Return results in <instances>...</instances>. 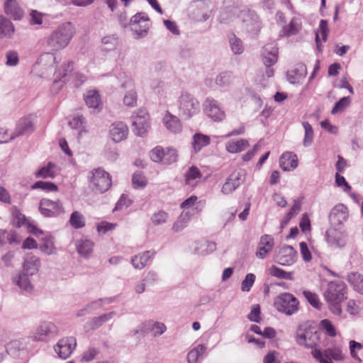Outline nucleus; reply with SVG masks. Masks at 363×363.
Returning a JSON list of instances; mask_svg holds the SVG:
<instances>
[{
    "instance_id": "nucleus-16",
    "label": "nucleus",
    "mask_w": 363,
    "mask_h": 363,
    "mask_svg": "<svg viewBox=\"0 0 363 363\" xmlns=\"http://www.w3.org/2000/svg\"><path fill=\"white\" fill-rule=\"evenodd\" d=\"M347 208L343 204L336 205L332 210L329 219L333 227L337 228L347 220Z\"/></svg>"
},
{
    "instance_id": "nucleus-28",
    "label": "nucleus",
    "mask_w": 363,
    "mask_h": 363,
    "mask_svg": "<svg viewBox=\"0 0 363 363\" xmlns=\"http://www.w3.org/2000/svg\"><path fill=\"white\" fill-rule=\"evenodd\" d=\"M307 74L306 67L303 64H298L296 67L288 72L287 77L291 84L298 83L304 79Z\"/></svg>"
},
{
    "instance_id": "nucleus-27",
    "label": "nucleus",
    "mask_w": 363,
    "mask_h": 363,
    "mask_svg": "<svg viewBox=\"0 0 363 363\" xmlns=\"http://www.w3.org/2000/svg\"><path fill=\"white\" fill-rule=\"evenodd\" d=\"M4 10L8 16L15 20H19L23 16V11L19 7L16 0H7L4 4Z\"/></svg>"
},
{
    "instance_id": "nucleus-4",
    "label": "nucleus",
    "mask_w": 363,
    "mask_h": 363,
    "mask_svg": "<svg viewBox=\"0 0 363 363\" xmlns=\"http://www.w3.org/2000/svg\"><path fill=\"white\" fill-rule=\"evenodd\" d=\"M89 181L91 190L100 194L107 191L112 185L110 174L101 167L91 171Z\"/></svg>"
},
{
    "instance_id": "nucleus-11",
    "label": "nucleus",
    "mask_w": 363,
    "mask_h": 363,
    "mask_svg": "<svg viewBox=\"0 0 363 363\" xmlns=\"http://www.w3.org/2000/svg\"><path fill=\"white\" fill-rule=\"evenodd\" d=\"M263 63L267 67L266 74L268 77L274 75L273 69L270 67L274 65L278 58V48L274 43L267 44L262 51Z\"/></svg>"
},
{
    "instance_id": "nucleus-3",
    "label": "nucleus",
    "mask_w": 363,
    "mask_h": 363,
    "mask_svg": "<svg viewBox=\"0 0 363 363\" xmlns=\"http://www.w3.org/2000/svg\"><path fill=\"white\" fill-rule=\"evenodd\" d=\"M321 334L314 327L308 324L300 325L296 334V341L298 345L312 350H320L318 344Z\"/></svg>"
},
{
    "instance_id": "nucleus-40",
    "label": "nucleus",
    "mask_w": 363,
    "mask_h": 363,
    "mask_svg": "<svg viewBox=\"0 0 363 363\" xmlns=\"http://www.w3.org/2000/svg\"><path fill=\"white\" fill-rule=\"evenodd\" d=\"M328 33L329 28L328 26V21L326 20H321L320 22L319 28L315 33V42L318 50H320V35H321L323 41L325 42Z\"/></svg>"
},
{
    "instance_id": "nucleus-21",
    "label": "nucleus",
    "mask_w": 363,
    "mask_h": 363,
    "mask_svg": "<svg viewBox=\"0 0 363 363\" xmlns=\"http://www.w3.org/2000/svg\"><path fill=\"white\" fill-rule=\"evenodd\" d=\"M131 29L134 31L138 37L145 36L149 28L147 19L140 14H137L133 16L130 19Z\"/></svg>"
},
{
    "instance_id": "nucleus-62",
    "label": "nucleus",
    "mask_w": 363,
    "mask_h": 363,
    "mask_svg": "<svg viewBox=\"0 0 363 363\" xmlns=\"http://www.w3.org/2000/svg\"><path fill=\"white\" fill-rule=\"evenodd\" d=\"M6 65L9 67L16 66L19 62L18 55L17 52L10 50L6 54Z\"/></svg>"
},
{
    "instance_id": "nucleus-41",
    "label": "nucleus",
    "mask_w": 363,
    "mask_h": 363,
    "mask_svg": "<svg viewBox=\"0 0 363 363\" xmlns=\"http://www.w3.org/2000/svg\"><path fill=\"white\" fill-rule=\"evenodd\" d=\"M301 21L300 18L294 17L290 21L289 26H284V33L287 36L297 34L301 29Z\"/></svg>"
},
{
    "instance_id": "nucleus-37",
    "label": "nucleus",
    "mask_w": 363,
    "mask_h": 363,
    "mask_svg": "<svg viewBox=\"0 0 363 363\" xmlns=\"http://www.w3.org/2000/svg\"><path fill=\"white\" fill-rule=\"evenodd\" d=\"M55 164L51 162H48L47 165L41 167L35 174L36 178H54L55 177Z\"/></svg>"
},
{
    "instance_id": "nucleus-53",
    "label": "nucleus",
    "mask_w": 363,
    "mask_h": 363,
    "mask_svg": "<svg viewBox=\"0 0 363 363\" xmlns=\"http://www.w3.org/2000/svg\"><path fill=\"white\" fill-rule=\"evenodd\" d=\"M132 182L134 188L143 189L146 186L147 180L141 172H136L133 175Z\"/></svg>"
},
{
    "instance_id": "nucleus-35",
    "label": "nucleus",
    "mask_w": 363,
    "mask_h": 363,
    "mask_svg": "<svg viewBox=\"0 0 363 363\" xmlns=\"http://www.w3.org/2000/svg\"><path fill=\"white\" fill-rule=\"evenodd\" d=\"M14 32L12 23L3 16H0V38H11Z\"/></svg>"
},
{
    "instance_id": "nucleus-54",
    "label": "nucleus",
    "mask_w": 363,
    "mask_h": 363,
    "mask_svg": "<svg viewBox=\"0 0 363 363\" xmlns=\"http://www.w3.org/2000/svg\"><path fill=\"white\" fill-rule=\"evenodd\" d=\"M33 189H40L45 191H57V186L50 182L38 181L31 186Z\"/></svg>"
},
{
    "instance_id": "nucleus-49",
    "label": "nucleus",
    "mask_w": 363,
    "mask_h": 363,
    "mask_svg": "<svg viewBox=\"0 0 363 363\" xmlns=\"http://www.w3.org/2000/svg\"><path fill=\"white\" fill-rule=\"evenodd\" d=\"M102 302H105L106 303H109L111 302V298H105V299L99 298V300H97L96 301H92L91 303L87 304L84 308L78 311L77 315L79 317L84 315L89 310L96 309L98 307H99L101 305L99 303H102Z\"/></svg>"
},
{
    "instance_id": "nucleus-18",
    "label": "nucleus",
    "mask_w": 363,
    "mask_h": 363,
    "mask_svg": "<svg viewBox=\"0 0 363 363\" xmlns=\"http://www.w3.org/2000/svg\"><path fill=\"white\" fill-rule=\"evenodd\" d=\"M128 128L123 122L112 123L109 128V135L113 141L119 143L126 139Z\"/></svg>"
},
{
    "instance_id": "nucleus-25",
    "label": "nucleus",
    "mask_w": 363,
    "mask_h": 363,
    "mask_svg": "<svg viewBox=\"0 0 363 363\" xmlns=\"http://www.w3.org/2000/svg\"><path fill=\"white\" fill-rule=\"evenodd\" d=\"M279 165L284 171H290L296 168L298 166L297 156L290 152L283 153L279 158Z\"/></svg>"
},
{
    "instance_id": "nucleus-8",
    "label": "nucleus",
    "mask_w": 363,
    "mask_h": 363,
    "mask_svg": "<svg viewBox=\"0 0 363 363\" xmlns=\"http://www.w3.org/2000/svg\"><path fill=\"white\" fill-rule=\"evenodd\" d=\"M133 131L139 136H143L150 128V117L145 109L140 108L134 112L133 116Z\"/></svg>"
},
{
    "instance_id": "nucleus-12",
    "label": "nucleus",
    "mask_w": 363,
    "mask_h": 363,
    "mask_svg": "<svg viewBox=\"0 0 363 363\" xmlns=\"http://www.w3.org/2000/svg\"><path fill=\"white\" fill-rule=\"evenodd\" d=\"M77 345L76 339L67 337L60 340L55 347V351L62 359L68 358Z\"/></svg>"
},
{
    "instance_id": "nucleus-56",
    "label": "nucleus",
    "mask_w": 363,
    "mask_h": 363,
    "mask_svg": "<svg viewBox=\"0 0 363 363\" xmlns=\"http://www.w3.org/2000/svg\"><path fill=\"white\" fill-rule=\"evenodd\" d=\"M30 274H27V273L24 272L18 276V279L16 281L17 285L26 291H30L32 289V285L30 284V281L28 278Z\"/></svg>"
},
{
    "instance_id": "nucleus-38",
    "label": "nucleus",
    "mask_w": 363,
    "mask_h": 363,
    "mask_svg": "<svg viewBox=\"0 0 363 363\" xmlns=\"http://www.w3.org/2000/svg\"><path fill=\"white\" fill-rule=\"evenodd\" d=\"M86 104L89 108H96L100 105V96L95 90H89L84 94Z\"/></svg>"
},
{
    "instance_id": "nucleus-63",
    "label": "nucleus",
    "mask_w": 363,
    "mask_h": 363,
    "mask_svg": "<svg viewBox=\"0 0 363 363\" xmlns=\"http://www.w3.org/2000/svg\"><path fill=\"white\" fill-rule=\"evenodd\" d=\"M73 70V62H69L67 63L63 64L57 72V77H59L60 80L65 78L68 73L71 72Z\"/></svg>"
},
{
    "instance_id": "nucleus-24",
    "label": "nucleus",
    "mask_w": 363,
    "mask_h": 363,
    "mask_svg": "<svg viewBox=\"0 0 363 363\" xmlns=\"http://www.w3.org/2000/svg\"><path fill=\"white\" fill-rule=\"evenodd\" d=\"M34 125L30 118H23L18 121L12 138L31 133L34 130Z\"/></svg>"
},
{
    "instance_id": "nucleus-48",
    "label": "nucleus",
    "mask_w": 363,
    "mask_h": 363,
    "mask_svg": "<svg viewBox=\"0 0 363 363\" xmlns=\"http://www.w3.org/2000/svg\"><path fill=\"white\" fill-rule=\"evenodd\" d=\"M70 225L76 228H82L85 225V219L84 216L79 211H74L69 218Z\"/></svg>"
},
{
    "instance_id": "nucleus-55",
    "label": "nucleus",
    "mask_w": 363,
    "mask_h": 363,
    "mask_svg": "<svg viewBox=\"0 0 363 363\" xmlns=\"http://www.w3.org/2000/svg\"><path fill=\"white\" fill-rule=\"evenodd\" d=\"M350 98L349 96L342 97L335 103L331 111L332 114L335 115L343 111L350 105Z\"/></svg>"
},
{
    "instance_id": "nucleus-33",
    "label": "nucleus",
    "mask_w": 363,
    "mask_h": 363,
    "mask_svg": "<svg viewBox=\"0 0 363 363\" xmlns=\"http://www.w3.org/2000/svg\"><path fill=\"white\" fill-rule=\"evenodd\" d=\"M240 11L239 8L235 6H228L221 10L219 20L221 23H226L231 20L235 15L238 16Z\"/></svg>"
},
{
    "instance_id": "nucleus-39",
    "label": "nucleus",
    "mask_w": 363,
    "mask_h": 363,
    "mask_svg": "<svg viewBox=\"0 0 363 363\" xmlns=\"http://www.w3.org/2000/svg\"><path fill=\"white\" fill-rule=\"evenodd\" d=\"M348 281L352 285L354 289L363 294V275L358 272H352L348 275Z\"/></svg>"
},
{
    "instance_id": "nucleus-59",
    "label": "nucleus",
    "mask_w": 363,
    "mask_h": 363,
    "mask_svg": "<svg viewBox=\"0 0 363 363\" xmlns=\"http://www.w3.org/2000/svg\"><path fill=\"white\" fill-rule=\"evenodd\" d=\"M303 126L305 130V138L303 140V145L308 146L311 144L313 139V130L311 125L308 122H303Z\"/></svg>"
},
{
    "instance_id": "nucleus-2",
    "label": "nucleus",
    "mask_w": 363,
    "mask_h": 363,
    "mask_svg": "<svg viewBox=\"0 0 363 363\" xmlns=\"http://www.w3.org/2000/svg\"><path fill=\"white\" fill-rule=\"evenodd\" d=\"M345 290V284L342 281H330L324 292L329 309L335 315H339L342 313L340 303L346 298Z\"/></svg>"
},
{
    "instance_id": "nucleus-47",
    "label": "nucleus",
    "mask_w": 363,
    "mask_h": 363,
    "mask_svg": "<svg viewBox=\"0 0 363 363\" xmlns=\"http://www.w3.org/2000/svg\"><path fill=\"white\" fill-rule=\"evenodd\" d=\"M206 351V347L203 345H199L191 350L187 354L189 363H196L199 358L203 355Z\"/></svg>"
},
{
    "instance_id": "nucleus-32",
    "label": "nucleus",
    "mask_w": 363,
    "mask_h": 363,
    "mask_svg": "<svg viewBox=\"0 0 363 363\" xmlns=\"http://www.w3.org/2000/svg\"><path fill=\"white\" fill-rule=\"evenodd\" d=\"M210 141L209 136L199 133H195L193 136L192 142V146L195 152L200 151L202 147L208 145Z\"/></svg>"
},
{
    "instance_id": "nucleus-17",
    "label": "nucleus",
    "mask_w": 363,
    "mask_h": 363,
    "mask_svg": "<svg viewBox=\"0 0 363 363\" xmlns=\"http://www.w3.org/2000/svg\"><path fill=\"white\" fill-rule=\"evenodd\" d=\"M328 242L334 247H342L346 244V235L341 230L335 227L329 228L326 231Z\"/></svg>"
},
{
    "instance_id": "nucleus-6",
    "label": "nucleus",
    "mask_w": 363,
    "mask_h": 363,
    "mask_svg": "<svg viewBox=\"0 0 363 363\" xmlns=\"http://www.w3.org/2000/svg\"><path fill=\"white\" fill-rule=\"evenodd\" d=\"M298 301L289 293H283L274 299L276 309L287 315L295 313L298 310Z\"/></svg>"
},
{
    "instance_id": "nucleus-60",
    "label": "nucleus",
    "mask_w": 363,
    "mask_h": 363,
    "mask_svg": "<svg viewBox=\"0 0 363 363\" xmlns=\"http://www.w3.org/2000/svg\"><path fill=\"white\" fill-rule=\"evenodd\" d=\"M168 218L169 215L167 213L163 211H160L152 215L151 220L154 225H159L166 223Z\"/></svg>"
},
{
    "instance_id": "nucleus-42",
    "label": "nucleus",
    "mask_w": 363,
    "mask_h": 363,
    "mask_svg": "<svg viewBox=\"0 0 363 363\" xmlns=\"http://www.w3.org/2000/svg\"><path fill=\"white\" fill-rule=\"evenodd\" d=\"M77 252L79 255L87 257L92 252L93 242L89 240H80L76 243Z\"/></svg>"
},
{
    "instance_id": "nucleus-61",
    "label": "nucleus",
    "mask_w": 363,
    "mask_h": 363,
    "mask_svg": "<svg viewBox=\"0 0 363 363\" xmlns=\"http://www.w3.org/2000/svg\"><path fill=\"white\" fill-rule=\"evenodd\" d=\"M255 281V275L252 273H249L245 276V278L242 281L241 289L243 291H250L253 284Z\"/></svg>"
},
{
    "instance_id": "nucleus-30",
    "label": "nucleus",
    "mask_w": 363,
    "mask_h": 363,
    "mask_svg": "<svg viewBox=\"0 0 363 363\" xmlns=\"http://www.w3.org/2000/svg\"><path fill=\"white\" fill-rule=\"evenodd\" d=\"M154 251H145L143 254L134 256L131 262L135 269H141L144 268L149 259L154 255Z\"/></svg>"
},
{
    "instance_id": "nucleus-13",
    "label": "nucleus",
    "mask_w": 363,
    "mask_h": 363,
    "mask_svg": "<svg viewBox=\"0 0 363 363\" xmlns=\"http://www.w3.org/2000/svg\"><path fill=\"white\" fill-rule=\"evenodd\" d=\"M211 4L205 1H197L192 5V17L197 21H205L209 17L212 9Z\"/></svg>"
},
{
    "instance_id": "nucleus-23",
    "label": "nucleus",
    "mask_w": 363,
    "mask_h": 363,
    "mask_svg": "<svg viewBox=\"0 0 363 363\" xmlns=\"http://www.w3.org/2000/svg\"><path fill=\"white\" fill-rule=\"evenodd\" d=\"M57 333L55 325L51 322H43L36 329L34 338L37 340H45L47 337Z\"/></svg>"
},
{
    "instance_id": "nucleus-7",
    "label": "nucleus",
    "mask_w": 363,
    "mask_h": 363,
    "mask_svg": "<svg viewBox=\"0 0 363 363\" xmlns=\"http://www.w3.org/2000/svg\"><path fill=\"white\" fill-rule=\"evenodd\" d=\"M179 113L184 119H189L199 112L198 100L189 93H184L179 97Z\"/></svg>"
},
{
    "instance_id": "nucleus-31",
    "label": "nucleus",
    "mask_w": 363,
    "mask_h": 363,
    "mask_svg": "<svg viewBox=\"0 0 363 363\" xmlns=\"http://www.w3.org/2000/svg\"><path fill=\"white\" fill-rule=\"evenodd\" d=\"M249 145L245 139L230 140L225 145L226 150L230 153H238L244 150Z\"/></svg>"
},
{
    "instance_id": "nucleus-9",
    "label": "nucleus",
    "mask_w": 363,
    "mask_h": 363,
    "mask_svg": "<svg viewBox=\"0 0 363 363\" xmlns=\"http://www.w3.org/2000/svg\"><path fill=\"white\" fill-rule=\"evenodd\" d=\"M246 171L240 169L232 172L223 184L221 192L223 194H230L238 188L245 180Z\"/></svg>"
},
{
    "instance_id": "nucleus-44",
    "label": "nucleus",
    "mask_w": 363,
    "mask_h": 363,
    "mask_svg": "<svg viewBox=\"0 0 363 363\" xmlns=\"http://www.w3.org/2000/svg\"><path fill=\"white\" fill-rule=\"evenodd\" d=\"M228 40L230 48L234 54L239 55L243 52L244 46L242 42L234 33L228 35Z\"/></svg>"
},
{
    "instance_id": "nucleus-58",
    "label": "nucleus",
    "mask_w": 363,
    "mask_h": 363,
    "mask_svg": "<svg viewBox=\"0 0 363 363\" xmlns=\"http://www.w3.org/2000/svg\"><path fill=\"white\" fill-rule=\"evenodd\" d=\"M177 160V150L174 148H167L164 151L162 162L165 164L174 163Z\"/></svg>"
},
{
    "instance_id": "nucleus-20",
    "label": "nucleus",
    "mask_w": 363,
    "mask_h": 363,
    "mask_svg": "<svg viewBox=\"0 0 363 363\" xmlns=\"http://www.w3.org/2000/svg\"><path fill=\"white\" fill-rule=\"evenodd\" d=\"M296 251L291 246H284L277 255V262L283 266L291 265L296 262Z\"/></svg>"
},
{
    "instance_id": "nucleus-19",
    "label": "nucleus",
    "mask_w": 363,
    "mask_h": 363,
    "mask_svg": "<svg viewBox=\"0 0 363 363\" xmlns=\"http://www.w3.org/2000/svg\"><path fill=\"white\" fill-rule=\"evenodd\" d=\"M274 246V238L269 235H264L258 242L256 256L259 259H264L272 250Z\"/></svg>"
},
{
    "instance_id": "nucleus-15",
    "label": "nucleus",
    "mask_w": 363,
    "mask_h": 363,
    "mask_svg": "<svg viewBox=\"0 0 363 363\" xmlns=\"http://www.w3.org/2000/svg\"><path fill=\"white\" fill-rule=\"evenodd\" d=\"M166 330L167 328L164 323L147 321L141 324L139 326V329L133 330V335L140 334L143 337L148 331L151 330L153 332L154 336L156 337L163 334Z\"/></svg>"
},
{
    "instance_id": "nucleus-43",
    "label": "nucleus",
    "mask_w": 363,
    "mask_h": 363,
    "mask_svg": "<svg viewBox=\"0 0 363 363\" xmlns=\"http://www.w3.org/2000/svg\"><path fill=\"white\" fill-rule=\"evenodd\" d=\"M234 80V75L231 72H223L218 74L216 77L215 82L221 87L230 85Z\"/></svg>"
},
{
    "instance_id": "nucleus-26",
    "label": "nucleus",
    "mask_w": 363,
    "mask_h": 363,
    "mask_svg": "<svg viewBox=\"0 0 363 363\" xmlns=\"http://www.w3.org/2000/svg\"><path fill=\"white\" fill-rule=\"evenodd\" d=\"M163 123L166 128L172 133H179L182 130V125L179 119L168 111L163 117Z\"/></svg>"
},
{
    "instance_id": "nucleus-51",
    "label": "nucleus",
    "mask_w": 363,
    "mask_h": 363,
    "mask_svg": "<svg viewBox=\"0 0 363 363\" xmlns=\"http://www.w3.org/2000/svg\"><path fill=\"white\" fill-rule=\"evenodd\" d=\"M269 271L270 274L273 277L287 280H294L292 272H287L276 266H272Z\"/></svg>"
},
{
    "instance_id": "nucleus-10",
    "label": "nucleus",
    "mask_w": 363,
    "mask_h": 363,
    "mask_svg": "<svg viewBox=\"0 0 363 363\" xmlns=\"http://www.w3.org/2000/svg\"><path fill=\"white\" fill-rule=\"evenodd\" d=\"M39 209L40 213L48 218L57 216L64 213V208L60 200L43 199L40 201Z\"/></svg>"
},
{
    "instance_id": "nucleus-52",
    "label": "nucleus",
    "mask_w": 363,
    "mask_h": 363,
    "mask_svg": "<svg viewBox=\"0 0 363 363\" xmlns=\"http://www.w3.org/2000/svg\"><path fill=\"white\" fill-rule=\"evenodd\" d=\"M303 294L311 306L318 310L321 308L322 303L320 302L319 297L316 294L310 291H303Z\"/></svg>"
},
{
    "instance_id": "nucleus-29",
    "label": "nucleus",
    "mask_w": 363,
    "mask_h": 363,
    "mask_svg": "<svg viewBox=\"0 0 363 363\" xmlns=\"http://www.w3.org/2000/svg\"><path fill=\"white\" fill-rule=\"evenodd\" d=\"M192 213L190 211H183L178 219L174 223L172 230L179 233L185 228L191 218Z\"/></svg>"
},
{
    "instance_id": "nucleus-45",
    "label": "nucleus",
    "mask_w": 363,
    "mask_h": 363,
    "mask_svg": "<svg viewBox=\"0 0 363 363\" xmlns=\"http://www.w3.org/2000/svg\"><path fill=\"white\" fill-rule=\"evenodd\" d=\"M201 177V173L199 169L196 167H191L189 169V170L185 174V182L186 184L194 186L196 182L194 181L196 179H199Z\"/></svg>"
},
{
    "instance_id": "nucleus-50",
    "label": "nucleus",
    "mask_w": 363,
    "mask_h": 363,
    "mask_svg": "<svg viewBox=\"0 0 363 363\" xmlns=\"http://www.w3.org/2000/svg\"><path fill=\"white\" fill-rule=\"evenodd\" d=\"M40 250L48 255L56 253V248L51 238H45L43 239V243L40 246Z\"/></svg>"
},
{
    "instance_id": "nucleus-14",
    "label": "nucleus",
    "mask_w": 363,
    "mask_h": 363,
    "mask_svg": "<svg viewBox=\"0 0 363 363\" xmlns=\"http://www.w3.org/2000/svg\"><path fill=\"white\" fill-rule=\"evenodd\" d=\"M204 112L215 121H220L224 119L225 112L220 108L216 100L207 98L204 103Z\"/></svg>"
},
{
    "instance_id": "nucleus-46",
    "label": "nucleus",
    "mask_w": 363,
    "mask_h": 363,
    "mask_svg": "<svg viewBox=\"0 0 363 363\" xmlns=\"http://www.w3.org/2000/svg\"><path fill=\"white\" fill-rule=\"evenodd\" d=\"M320 330H323L326 335L335 337L337 335V331L335 327L333 325L332 322L328 319H323L320 322L319 324Z\"/></svg>"
},
{
    "instance_id": "nucleus-5",
    "label": "nucleus",
    "mask_w": 363,
    "mask_h": 363,
    "mask_svg": "<svg viewBox=\"0 0 363 363\" xmlns=\"http://www.w3.org/2000/svg\"><path fill=\"white\" fill-rule=\"evenodd\" d=\"M238 17L241 21V28L244 31L252 35H257L259 32L261 22L254 11L248 9L241 10Z\"/></svg>"
},
{
    "instance_id": "nucleus-36",
    "label": "nucleus",
    "mask_w": 363,
    "mask_h": 363,
    "mask_svg": "<svg viewBox=\"0 0 363 363\" xmlns=\"http://www.w3.org/2000/svg\"><path fill=\"white\" fill-rule=\"evenodd\" d=\"M322 352L323 354V357L331 361H341L345 358L342 351L339 347H329L322 351Z\"/></svg>"
},
{
    "instance_id": "nucleus-57",
    "label": "nucleus",
    "mask_w": 363,
    "mask_h": 363,
    "mask_svg": "<svg viewBox=\"0 0 363 363\" xmlns=\"http://www.w3.org/2000/svg\"><path fill=\"white\" fill-rule=\"evenodd\" d=\"M116 315V313L112 311L108 313L103 314L98 317H94L92 319V328H96L101 326L104 323L109 320Z\"/></svg>"
},
{
    "instance_id": "nucleus-1",
    "label": "nucleus",
    "mask_w": 363,
    "mask_h": 363,
    "mask_svg": "<svg viewBox=\"0 0 363 363\" xmlns=\"http://www.w3.org/2000/svg\"><path fill=\"white\" fill-rule=\"evenodd\" d=\"M74 26L70 22L59 25L48 37L46 43L52 50L58 51L65 48L75 34Z\"/></svg>"
},
{
    "instance_id": "nucleus-34",
    "label": "nucleus",
    "mask_w": 363,
    "mask_h": 363,
    "mask_svg": "<svg viewBox=\"0 0 363 363\" xmlns=\"http://www.w3.org/2000/svg\"><path fill=\"white\" fill-rule=\"evenodd\" d=\"M301 210V201L300 199L294 200V204L289 211L286 214L285 217L281 222V228H284L289 222V220L297 215Z\"/></svg>"
},
{
    "instance_id": "nucleus-64",
    "label": "nucleus",
    "mask_w": 363,
    "mask_h": 363,
    "mask_svg": "<svg viewBox=\"0 0 363 363\" xmlns=\"http://www.w3.org/2000/svg\"><path fill=\"white\" fill-rule=\"evenodd\" d=\"M69 124L72 128L79 129L84 124H86V119L82 115H75L69 121Z\"/></svg>"
},
{
    "instance_id": "nucleus-22",
    "label": "nucleus",
    "mask_w": 363,
    "mask_h": 363,
    "mask_svg": "<svg viewBox=\"0 0 363 363\" xmlns=\"http://www.w3.org/2000/svg\"><path fill=\"white\" fill-rule=\"evenodd\" d=\"M41 263L38 257L32 253L27 254L24 257L23 268L24 272L30 276L37 274L40 268Z\"/></svg>"
}]
</instances>
